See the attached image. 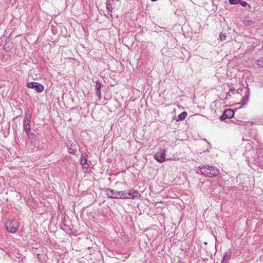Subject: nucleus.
Listing matches in <instances>:
<instances>
[{
    "mask_svg": "<svg viewBox=\"0 0 263 263\" xmlns=\"http://www.w3.org/2000/svg\"><path fill=\"white\" fill-rule=\"evenodd\" d=\"M107 196L112 198L130 199L137 196L138 193L134 190H130L128 192L124 191H115L111 189L106 190Z\"/></svg>",
    "mask_w": 263,
    "mask_h": 263,
    "instance_id": "1",
    "label": "nucleus"
},
{
    "mask_svg": "<svg viewBox=\"0 0 263 263\" xmlns=\"http://www.w3.org/2000/svg\"><path fill=\"white\" fill-rule=\"evenodd\" d=\"M200 173L203 175L208 177H213L217 176L219 174V170L215 166H211L209 165L199 166Z\"/></svg>",
    "mask_w": 263,
    "mask_h": 263,
    "instance_id": "2",
    "label": "nucleus"
},
{
    "mask_svg": "<svg viewBox=\"0 0 263 263\" xmlns=\"http://www.w3.org/2000/svg\"><path fill=\"white\" fill-rule=\"evenodd\" d=\"M5 227L7 231L11 233H16L19 227L18 222L15 219L7 221Z\"/></svg>",
    "mask_w": 263,
    "mask_h": 263,
    "instance_id": "3",
    "label": "nucleus"
},
{
    "mask_svg": "<svg viewBox=\"0 0 263 263\" xmlns=\"http://www.w3.org/2000/svg\"><path fill=\"white\" fill-rule=\"evenodd\" d=\"M166 150L161 149L157 152L154 155V158L159 163H162L165 161Z\"/></svg>",
    "mask_w": 263,
    "mask_h": 263,
    "instance_id": "4",
    "label": "nucleus"
},
{
    "mask_svg": "<svg viewBox=\"0 0 263 263\" xmlns=\"http://www.w3.org/2000/svg\"><path fill=\"white\" fill-rule=\"evenodd\" d=\"M30 122V121H23L24 131L27 135H29V133L31 130Z\"/></svg>",
    "mask_w": 263,
    "mask_h": 263,
    "instance_id": "5",
    "label": "nucleus"
},
{
    "mask_svg": "<svg viewBox=\"0 0 263 263\" xmlns=\"http://www.w3.org/2000/svg\"><path fill=\"white\" fill-rule=\"evenodd\" d=\"M101 84L99 81H97L96 84V92L97 96L98 97L99 100L101 98Z\"/></svg>",
    "mask_w": 263,
    "mask_h": 263,
    "instance_id": "6",
    "label": "nucleus"
},
{
    "mask_svg": "<svg viewBox=\"0 0 263 263\" xmlns=\"http://www.w3.org/2000/svg\"><path fill=\"white\" fill-rule=\"evenodd\" d=\"M32 111L31 109L28 108L26 111L25 116L23 121H30L31 122V119L32 117Z\"/></svg>",
    "mask_w": 263,
    "mask_h": 263,
    "instance_id": "7",
    "label": "nucleus"
},
{
    "mask_svg": "<svg viewBox=\"0 0 263 263\" xmlns=\"http://www.w3.org/2000/svg\"><path fill=\"white\" fill-rule=\"evenodd\" d=\"M87 155L86 153L83 154L82 156L81 160V164L86 168L88 167V164L87 162Z\"/></svg>",
    "mask_w": 263,
    "mask_h": 263,
    "instance_id": "8",
    "label": "nucleus"
},
{
    "mask_svg": "<svg viewBox=\"0 0 263 263\" xmlns=\"http://www.w3.org/2000/svg\"><path fill=\"white\" fill-rule=\"evenodd\" d=\"M249 92L246 91L245 92V96H243L241 98V103L242 105H246L248 103V100H249Z\"/></svg>",
    "mask_w": 263,
    "mask_h": 263,
    "instance_id": "9",
    "label": "nucleus"
},
{
    "mask_svg": "<svg viewBox=\"0 0 263 263\" xmlns=\"http://www.w3.org/2000/svg\"><path fill=\"white\" fill-rule=\"evenodd\" d=\"M224 113L229 119L232 118L234 115V111L233 109H226L224 111Z\"/></svg>",
    "mask_w": 263,
    "mask_h": 263,
    "instance_id": "10",
    "label": "nucleus"
},
{
    "mask_svg": "<svg viewBox=\"0 0 263 263\" xmlns=\"http://www.w3.org/2000/svg\"><path fill=\"white\" fill-rule=\"evenodd\" d=\"M35 88L37 92H41L44 90L43 85L39 83H37Z\"/></svg>",
    "mask_w": 263,
    "mask_h": 263,
    "instance_id": "11",
    "label": "nucleus"
},
{
    "mask_svg": "<svg viewBox=\"0 0 263 263\" xmlns=\"http://www.w3.org/2000/svg\"><path fill=\"white\" fill-rule=\"evenodd\" d=\"M187 112L186 111H183L178 115V119L183 120L185 119V118L187 117Z\"/></svg>",
    "mask_w": 263,
    "mask_h": 263,
    "instance_id": "12",
    "label": "nucleus"
},
{
    "mask_svg": "<svg viewBox=\"0 0 263 263\" xmlns=\"http://www.w3.org/2000/svg\"><path fill=\"white\" fill-rule=\"evenodd\" d=\"M37 82H29L27 84V86L29 88H35Z\"/></svg>",
    "mask_w": 263,
    "mask_h": 263,
    "instance_id": "13",
    "label": "nucleus"
},
{
    "mask_svg": "<svg viewBox=\"0 0 263 263\" xmlns=\"http://www.w3.org/2000/svg\"><path fill=\"white\" fill-rule=\"evenodd\" d=\"M231 255V253L230 252L226 253L223 256L222 261H223L229 259L230 258Z\"/></svg>",
    "mask_w": 263,
    "mask_h": 263,
    "instance_id": "14",
    "label": "nucleus"
},
{
    "mask_svg": "<svg viewBox=\"0 0 263 263\" xmlns=\"http://www.w3.org/2000/svg\"><path fill=\"white\" fill-rule=\"evenodd\" d=\"M257 64L259 66L263 68V58H259L257 61Z\"/></svg>",
    "mask_w": 263,
    "mask_h": 263,
    "instance_id": "15",
    "label": "nucleus"
},
{
    "mask_svg": "<svg viewBox=\"0 0 263 263\" xmlns=\"http://www.w3.org/2000/svg\"><path fill=\"white\" fill-rule=\"evenodd\" d=\"M229 2L231 5H236L240 2V0H229Z\"/></svg>",
    "mask_w": 263,
    "mask_h": 263,
    "instance_id": "16",
    "label": "nucleus"
},
{
    "mask_svg": "<svg viewBox=\"0 0 263 263\" xmlns=\"http://www.w3.org/2000/svg\"><path fill=\"white\" fill-rule=\"evenodd\" d=\"M219 38L221 41H224L226 39V35L221 33L219 35Z\"/></svg>",
    "mask_w": 263,
    "mask_h": 263,
    "instance_id": "17",
    "label": "nucleus"
},
{
    "mask_svg": "<svg viewBox=\"0 0 263 263\" xmlns=\"http://www.w3.org/2000/svg\"><path fill=\"white\" fill-rule=\"evenodd\" d=\"M238 4H240L243 7H245L248 5L247 2L241 0H240V2H239Z\"/></svg>",
    "mask_w": 263,
    "mask_h": 263,
    "instance_id": "18",
    "label": "nucleus"
},
{
    "mask_svg": "<svg viewBox=\"0 0 263 263\" xmlns=\"http://www.w3.org/2000/svg\"><path fill=\"white\" fill-rule=\"evenodd\" d=\"M229 119L227 116H226V115L223 112V114H222V116H220V120H221V121H223V120H224L225 119Z\"/></svg>",
    "mask_w": 263,
    "mask_h": 263,
    "instance_id": "19",
    "label": "nucleus"
},
{
    "mask_svg": "<svg viewBox=\"0 0 263 263\" xmlns=\"http://www.w3.org/2000/svg\"><path fill=\"white\" fill-rule=\"evenodd\" d=\"M106 9H107V10L109 11H112V7H111V5L110 4V3H107V5H106Z\"/></svg>",
    "mask_w": 263,
    "mask_h": 263,
    "instance_id": "20",
    "label": "nucleus"
},
{
    "mask_svg": "<svg viewBox=\"0 0 263 263\" xmlns=\"http://www.w3.org/2000/svg\"><path fill=\"white\" fill-rule=\"evenodd\" d=\"M76 151V149L70 148L68 150V153L73 154L75 153Z\"/></svg>",
    "mask_w": 263,
    "mask_h": 263,
    "instance_id": "21",
    "label": "nucleus"
},
{
    "mask_svg": "<svg viewBox=\"0 0 263 263\" xmlns=\"http://www.w3.org/2000/svg\"><path fill=\"white\" fill-rule=\"evenodd\" d=\"M29 137V138H34L35 137L34 134L32 133H29V135H28Z\"/></svg>",
    "mask_w": 263,
    "mask_h": 263,
    "instance_id": "22",
    "label": "nucleus"
},
{
    "mask_svg": "<svg viewBox=\"0 0 263 263\" xmlns=\"http://www.w3.org/2000/svg\"><path fill=\"white\" fill-rule=\"evenodd\" d=\"M248 7L250 8L251 6L250 5H248Z\"/></svg>",
    "mask_w": 263,
    "mask_h": 263,
    "instance_id": "23",
    "label": "nucleus"
},
{
    "mask_svg": "<svg viewBox=\"0 0 263 263\" xmlns=\"http://www.w3.org/2000/svg\"><path fill=\"white\" fill-rule=\"evenodd\" d=\"M262 48H263V44H262Z\"/></svg>",
    "mask_w": 263,
    "mask_h": 263,
    "instance_id": "24",
    "label": "nucleus"
}]
</instances>
